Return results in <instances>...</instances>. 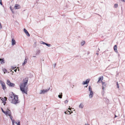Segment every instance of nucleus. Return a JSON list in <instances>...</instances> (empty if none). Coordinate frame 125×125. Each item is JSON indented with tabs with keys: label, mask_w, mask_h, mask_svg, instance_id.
<instances>
[{
	"label": "nucleus",
	"mask_w": 125,
	"mask_h": 125,
	"mask_svg": "<svg viewBox=\"0 0 125 125\" xmlns=\"http://www.w3.org/2000/svg\"><path fill=\"white\" fill-rule=\"evenodd\" d=\"M33 57H36V56H33Z\"/></svg>",
	"instance_id": "nucleus-52"
},
{
	"label": "nucleus",
	"mask_w": 125,
	"mask_h": 125,
	"mask_svg": "<svg viewBox=\"0 0 125 125\" xmlns=\"http://www.w3.org/2000/svg\"><path fill=\"white\" fill-rule=\"evenodd\" d=\"M6 103V102H5V103H4V105H5V104Z\"/></svg>",
	"instance_id": "nucleus-49"
},
{
	"label": "nucleus",
	"mask_w": 125,
	"mask_h": 125,
	"mask_svg": "<svg viewBox=\"0 0 125 125\" xmlns=\"http://www.w3.org/2000/svg\"><path fill=\"white\" fill-rule=\"evenodd\" d=\"M16 44V42L15 40L13 38H12L11 40V45H14Z\"/></svg>",
	"instance_id": "nucleus-10"
},
{
	"label": "nucleus",
	"mask_w": 125,
	"mask_h": 125,
	"mask_svg": "<svg viewBox=\"0 0 125 125\" xmlns=\"http://www.w3.org/2000/svg\"><path fill=\"white\" fill-rule=\"evenodd\" d=\"M67 113V112H66V111H65V112H64V113H65V114H67V113Z\"/></svg>",
	"instance_id": "nucleus-43"
},
{
	"label": "nucleus",
	"mask_w": 125,
	"mask_h": 125,
	"mask_svg": "<svg viewBox=\"0 0 125 125\" xmlns=\"http://www.w3.org/2000/svg\"><path fill=\"white\" fill-rule=\"evenodd\" d=\"M90 81V79H87L85 81H83V82L82 84H85L88 83Z\"/></svg>",
	"instance_id": "nucleus-8"
},
{
	"label": "nucleus",
	"mask_w": 125,
	"mask_h": 125,
	"mask_svg": "<svg viewBox=\"0 0 125 125\" xmlns=\"http://www.w3.org/2000/svg\"><path fill=\"white\" fill-rule=\"evenodd\" d=\"M66 112H67V113L68 112H69L70 113V111H68V110H67V111H66Z\"/></svg>",
	"instance_id": "nucleus-37"
},
{
	"label": "nucleus",
	"mask_w": 125,
	"mask_h": 125,
	"mask_svg": "<svg viewBox=\"0 0 125 125\" xmlns=\"http://www.w3.org/2000/svg\"><path fill=\"white\" fill-rule=\"evenodd\" d=\"M27 62V60L26 58H25L24 62Z\"/></svg>",
	"instance_id": "nucleus-30"
},
{
	"label": "nucleus",
	"mask_w": 125,
	"mask_h": 125,
	"mask_svg": "<svg viewBox=\"0 0 125 125\" xmlns=\"http://www.w3.org/2000/svg\"><path fill=\"white\" fill-rule=\"evenodd\" d=\"M85 42L84 41H83L81 42V44L82 45H83L85 43Z\"/></svg>",
	"instance_id": "nucleus-22"
},
{
	"label": "nucleus",
	"mask_w": 125,
	"mask_h": 125,
	"mask_svg": "<svg viewBox=\"0 0 125 125\" xmlns=\"http://www.w3.org/2000/svg\"><path fill=\"white\" fill-rule=\"evenodd\" d=\"M68 100H66L65 101V103H67L68 102Z\"/></svg>",
	"instance_id": "nucleus-34"
},
{
	"label": "nucleus",
	"mask_w": 125,
	"mask_h": 125,
	"mask_svg": "<svg viewBox=\"0 0 125 125\" xmlns=\"http://www.w3.org/2000/svg\"><path fill=\"white\" fill-rule=\"evenodd\" d=\"M61 95H58V97L59 98H62V93H61Z\"/></svg>",
	"instance_id": "nucleus-23"
},
{
	"label": "nucleus",
	"mask_w": 125,
	"mask_h": 125,
	"mask_svg": "<svg viewBox=\"0 0 125 125\" xmlns=\"http://www.w3.org/2000/svg\"><path fill=\"white\" fill-rule=\"evenodd\" d=\"M4 60L3 58H0V62H4Z\"/></svg>",
	"instance_id": "nucleus-18"
},
{
	"label": "nucleus",
	"mask_w": 125,
	"mask_h": 125,
	"mask_svg": "<svg viewBox=\"0 0 125 125\" xmlns=\"http://www.w3.org/2000/svg\"><path fill=\"white\" fill-rule=\"evenodd\" d=\"M102 87H106V84L105 82H102Z\"/></svg>",
	"instance_id": "nucleus-13"
},
{
	"label": "nucleus",
	"mask_w": 125,
	"mask_h": 125,
	"mask_svg": "<svg viewBox=\"0 0 125 125\" xmlns=\"http://www.w3.org/2000/svg\"><path fill=\"white\" fill-rule=\"evenodd\" d=\"M23 31L24 32H25L27 36L29 37L30 36V34L26 29H25V28H24L23 29Z\"/></svg>",
	"instance_id": "nucleus-9"
},
{
	"label": "nucleus",
	"mask_w": 125,
	"mask_h": 125,
	"mask_svg": "<svg viewBox=\"0 0 125 125\" xmlns=\"http://www.w3.org/2000/svg\"><path fill=\"white\" fill-rule=\"evenodd\" d=\"M11 120L12 121V122L13 124V125L14 124L15 122L14 120L13 119L12 120Z\"/></svg>",
	"instance_id": "nucleus-33"
},
{
	"label": "nucleus",
	"mask_w": 125,
	"mask_h": 125,
	"mask_svg": "<svg viewBox=\"0 0 125 125\" xmlns=\"http://www.w3.org/2000/svg\"><path fill=\"white\" fill-rule=\"evenodd\" d=\"M117 47L116 45H115L114 47V51L117 50Z\"/></svg>",
	"instance_id": "nucleus-19"
},
{
	"label": "nucleus",
	"mask_w": 125,
	"mask_h": 125,
	"mask_svg": "<svg viewBox=\"0 0 125 125\" xmlns=\"http://www.w3.org/2000/svg\"><path fill=\"white\" fill-rule=\"evenodd\" d=\"M14 7L15 9H19L20 8V6L19 4H16L15 5Z\"/></svg>",
	"instance_id": "nucleus-12"
},
{
	"label": "nucleus",
	"mask_w": 125,
	"mask_h": 125,
	"mask_svg": "<svg viewBox=\"0 0 125 125\" xmlns=\"http://www.w3.org/2000/svg\"><path fill=\"white\" fill-rule=\"evenodd\" d=\"M0 84H1V86L2 87V88L4 90L6 89V87L5 86V84L4 82H3L2 81L0 80Z\"/></svg>",
	"instance_id": "nucleus-4"
},
{
	"label": "nucleus",
	"mask_w": 125,
	"mask_h": 125,
	"mask_svg": "<svg viewBox=\"0 0 125 125\" xmlns=\"http://www.w3.org/2000/svg\"><path fill=\"white\" fill-rule=\"evenodd\" d=\"M106 87H102L103 90L104 91Z\"/></svg>",
	"instance_id": "nucleus-31"
},
{
	"label": "nucleus",
	"mask_w": 125,
	"mask_h": 125,
	"mask_svg": "<svg viewBox=\"0 0 125 125\" xmlns=\"http://www.w3.org/2000/svg\"><path fill=\"white\" fill-rule=\"evenodd\" d=\"M45 45L48 47H50L51 46V45L50 44H48V43H46V44H45Z\"/></svg>",
	"instance_id": "nucleus-24"
},
{
	"label": "nucleus",
	"mask_w": 125,
	"mask_h": 125,
	"mask_svg": "<svg viewBox=\"0 0 125 125\" xmlns=\"http://www.w3.org/2000/svg\"><path fill=\"white\" fill-rule=\"evenodd\" d=\"M121 0L122 1H123L124 2L125 1V0Z\"/></svg>",
	"instance_id": "nucleus-44"
},
{
	"label": "nucleus",
	"mask_w": 125,
	"mask_h": 125,
	"mask_svg": "<svg viewBox=\"0 0 125 125\" xmlns=\"http://www.w3.org/2000/svg\"><path fill=\"white\" fill-rule=\"evenodd\" d=\"M88 90L90 92H92V89L91 88V86H89V89Z\"/></svg>",
	"instance_id": "nucleus-17"
},
{
	"label": "nucleus",
	"mask_w": 125,
	"mask_h": 125,
	"mask_svg": "<svg viewBox=\"0 0 125 125\" xmlns=\"http://www.w3.org/2000/svg\"><path fill=\"white\" fill-rule=\"evenodd\" d=\"M17 69H15L14 70V71L15 72H16L17 71Z\"/></svg>",
	"instance_id": "nucleus-39"
},
{
	"label": "nucleus",
	"mask_w": 125,
	"mask_h": 125,
	"mask_svg": "<svg viewBox=\"0 0 125 125\" xmlns=\"http://www.w3.org/2000/svg\"><path fill=\"white\" fill-rule=\"evenodd\" d=\"M83 104H81L79 105V107L80 108H82L83 107Z\"/></svg>",
	"instance_id": "nucleus-16"
},
{
	"label": "nucleus",
	"mask_w": 125,
	"mask_h": 125,
	"mask_svg": "<svg viewBox=\"0 0 125 125\" xmlns=\"http://www.w3.org/2000/svg\"><path fill=\"white\" fill-rule=\"evenodd\" d=\"M15 123L17 125H20V121L18 120L17 121V122H16Z\"/></svg>",
	"instance_id": "nucleus-15"
},
{
	"label": "nucleus",
	"mask_w": 125,
	"mask_h": 125,
	"mask_svg": "<svg viewBox=\"0 0 125 125\" xmlns=\"http://www.w3.org/2000/svg\"><path fill=\"white\" fill-rule=\"evenodd\" d=\"M8 112V115L9 116L11 120H12L13 117L11 116V112L10 110L8 112Z\"/></svg>",
	"instance_id": "nucleus-7"
},
{
	"label": "nucleus",
	"mask_w": 125,
	"mask_h": 125,
	"mask_svg": "<svg viewBox=\"0 0 125 125\" xmlns=\"http://www.w3.org/2000/svg\"><path fill=\"white\" fill-rule=\"evenodd\" d=\"M11 11L12 12V13H14V12L12 10H11Z\"/></svg>",
	"instance_id": "nucleus-41"
},
{
	"label": "nucleus",
	"mask_w": 125,
	"mask_h": 125,
	"mask_svg": "<svg viewBox=\"0 0 125 125\" xmlns=\"http://www.w3.org/2000/svg\"><path fill=\"white\" fill-rule=\"evenodd\" d=\"M28 80V78H25L23 80V83H21L20 86L21 90L22 92V93H25L26 94H27V88L26 87V85L27 83Z\"/></svg>",
	"instance_id": "nucleus-2"
},
{
	"label": "nucleus",
	"mask_w": 125,
	"mask_h": 125,
	"mask_svg": "<svg viewBox=\"0 0 125 125\" xmlns=\"http://www.w3.org/2000/svg\"><path fill=\"white\" fill-rule=\"evenodd\" d=\"M2 70H3V72H4V74H5V73L6 72H7V70L6 69H3Z\"/></svg>",
	"instance_id": "nucleus-21"
},
{
	"label": "nucleus",
	"mask_w": 125,
	"mask_h": 125,
	"mask_svg": "<svg viewBox=\"0 0 125 125\" xmlns=\"http://www.w3.org/2000/svg\"><path fill=\"white\" fill-rule=\"evenodd\" d=\"M103 76L101 77H99V78L98 81L97 82V83H98L101 80H102L101 82H102V80H103Z\"/></svg>",
	"instance_id": "nucleus-14"
},
{
	"label": "nucleus",
	"mask_w": 125,
	"mask_h": 125,
	"mask_svg": "<svg viewBox=\"0 0 125 125\" xmlns=\"http://www.w3.org/2000/svg\"><path fill=\"white\" fill-rule=\"evenodd\" d=\"M88 86V85H86L85 86V87H87Z\"/></svg>",
	"instance_id": "nucleus-47"
},
{
	"label": "nucleus",
	"mask_w": 125,
	"mask_h": 125,
	"mask_svg": "<svg viewBox=\"0 0 125 125\" xmlns=\"http://www.w3.org/2000/svg\"><path fill=\"white\" fill-rule=\"evenodd\" d=\"M85 125H89L88 124H85Z\"/></svg>",
	"instance_id": "nucleus-51"
},
{
	"label": "nucleus",
	"mask_w": 125,
	"mask_h": 125,
	"mask_svg": "<svg viewBox=\"0 0 125 125\" xmlns=\"http://www.w3.org/2000/svg\"><path fill=\"white\" fill-rule=\"evenodd\" d=\"M117 116H116L115 115V117H117Z\"/></svg>",
	"instance_id": "nucleus-46"
},
{
	"label": "nucleus",
	"mask_w": 125,
	"mask_h": 125,
	"mask_svg": "<svg viewBox=\"0 0 125 125\" xmlns=\"http://www.w3.org/2000/svg\"><path fill=\"white\" fill-rule=\"evenodd\" d=\"M1 110L2 112L4 113L5 115L6 116H8V112H8L10 110L8 109V108H7V110L6 111H4L3 109L2 108H1Z\"/></svg>",
	"instance_id": "nucleus-6"
},
{
	"label": "nucleus",
	"mask_w": 125,
	"mask_h": 125,
	"mask_svg": "<svg viewBox=\"0 0 125 125\" xmlns=\"http://www.w3.org/2000/svg\"><path fill=\"white\" fill-rule=\"evenodd\" d=\"M35 109H36V108H34V109L35 110Z\"/></svg>",
	"instance_id": "nucleus-53"
},
{
	"label": "nucleus",
	"mask_w": 125,
	"mask_h": 125,
	"mask_svg": "<svg viewBox=\"0 0 125 125\" xmlns=\"http://www.w3.org/2000/svg\"><path fill=\"white\" fill-rule=\"evenodd\" d=\"M7 99V97H4V98L3 99V100H2V101L4 102V101H6Z\"/></svg>",
	"instance_id": "nucleus-20"
},
{
	"label": "nucleus",
	"mask_w": 125,
	"mask_h": 125,
	"mask_svg": "<svg viewBox=\"0 0 125 125\" xmlns=\"http://www.w3.org/2000/svg\"><path fill=\"white\" fill-rule=\"evenodd\" d=\"M56 65V63H54L53 65H52V66L54 68H55V65Z\"/></svg>",
	"instance_id": "nucleus-29"
},
{
	"label": "nucleus",
	"mask_w": 125,
	"mask_h": 125,
	"mask_svg": "<svg viewBox=\"0 0 125 125\" xmlns=\"http://www.w3.org/2000/svg\"><path fill=\"white\" fill-rule=\"evenodd\" d=\"M96 54L97 55H98V53H96Z\"/></svg>",
	"instance_id": "nucleus-50"
},
{
	"label": "nucleus",
	"mask_w": 125,
	"mask_h": 125,
	"mask_svg": "<svg viewBox=\"0 0 125 125\" xmlns=\"http://www.w3.org/2000/svg\"><path fill=\"white\" fill-rule=\"evenodd\" d=\"M16 67H14L13 66H12L11 67V68L13 70L14 69H15V68H16Z\"/></svg>",
	"instance_id": "nucleus-32"
},
{
	"label": "nucleus",
	"mask_w": 125,
	"mask_h": 125,
	"mask_svg": "<svg viewBox=\"0 0 125 125\" xmlns=\"http://www.w3.org/2000/svg\"><path fill=\"white\" fill-rule=\"evenodd\" d=\"M0 1H2L1 0H0Z\"/></svg>",
	"instance_id": "nucleus-54"
},
{
	"label": "nucleus",
	"mask_w": 125,
	"mask_h": 125,
	"mask_svg": "<svg viewBox=\"0 0 125 125\" xmlns=\"http://www.w3.org/2000/svg\"><path fill=\"white\" fill-rule=\"evenodd\" d=\"M116 85H117V88H119V84L117 82H116Z\"/></svg>",
	"instance_id": "nucleus-28"
},
{
	"label": "nucleus",
	"mask_w": 125,
	"mask_h": 125,
	"mask_svg": "<svg viewBox=\"0 0 125 125\" xmlns=\"http://www.w3.org/2000/svg\"><path fill=\"white\" fill-rule=\"evenodd\" d=\"M7 83L9 86L11 87H13L15 85L14 83H11L10 81L8 80H7Z\"/></svg>",
	"instance_id": "nucleus-3"
},
{
	"label": "nucleus",
	"mask_w": 125,
	"mask_h": 125,
	"mask_svg": "<svg viewBox=\"0 0 125 125\" xmlns=\"http://www.w3.org/2000/svg\"><path fill=\"white\" fill-rule=\"evenodd\" d=\"M10 10H12V9H11V7H10Z\"/></svg>",
	"instance_id": "nucleus-48"
},
{
	"label": "nucleus",
	"mask_w": 125,
	"mask_h": 125,
	"mask_svg": "<svg viewBox=\"0 0 125 125\" xmlns=\"http://www.w3.org/2000/svg\"><path fill=\"white\" fill-rule=\"evenodd\" d=\"M70 114H70L71 113H73V112L72 111L71 112H70Z\"/></svg>",
	"instance_id": "nucleus-42"
},
{
	"label": "nucleus",
	"mask_w": 125,
	"mask_h": 125,
	"mask_svg": "<svg viewBox=\"0 0 125 125\" xmlns=\"http://www.w3.org/2000/svg\"><path fill=\"white\" fill-rule=\"evenodd\" d=\"M93 94L94 93L93 91L90 92L89 95V98H92L93 96Z\"/></svg>",
	"instance_id": "nucleus-11"
},
{
	"label": "nucleus",
	"mask_w": 125,
	"mask_h": 125,
	"mask_svg": "<svg viewBox=\"0 0 125 125\" xmlns=\"http://www.w3.org/2000/svg\"><path fill=\"white\" fill-rule=\"evenodd\" d=\"M50 89V88L48 89H46L45 90L43 89V90L41 91L40 93V94H44L45 93H46Z\"/></svg>",
	"instance_id": "nucleus-5"
},
{
	"label": "nucleus",
	"mask_w": 125,
	"mask_h": 125,
	"mask_svg": "<svg viewBox=\"0 0 125 125\" xmlns=\"http://www.w3.org/2000/svg\"><path fill=\"white\" fill-rule=\"evenodd\" d=\"M115 51L116 52H117V50H115Z\"/></svg>",
	"instance_id": "nucleus-45"
},
{
	"label": "nucleus",
	"mask_w": 125,
	"mask_h": 125,
	"mask_svg": "<svg viewBox=\"0 0 125 125\" xmlns=\"http://www.w3.org/2000/svg\"><path fill=\"white\" fill-rule=\"evenodd\" d=\"M41 43L45 45L46 43L42 41H41Z\"/></svg>",
	"instance_id": "nucleus-26"
},
{
	"label": "nucleus",
	"mask_w": 125,
	"mask_h": 125,
	"mask_svg": "<svg viewBox=\"0 0 125 125\" xmlns=\"http://www.w3.org/2000/svg\"><path fill=\"white\" fill-rule=\"evenodd\" d=\"M70 108H69L68 109L70 110H71V108H70V106H69Z\"/></svg>",
	"instance_id": "nucleus-40"
},
{
	"label": "nucleus",
	"mask_w": 125,
	"mask_h": 125,
	"mask_svg": "<svg viewBox=\"0 0 125 125\" xmlns=\"http://www.w3.org/2000/svg\"><path fill=\"white\" fill-rule=\"evenodd\" d=\"M9 96V100L11 103L16 104L20 102L18 95H15L12 92L10 93Z\"/></svg>",
	"instance_id": "nucleus-1"
},
{
	"label": "nucleus",
	"mask_w": 125,
	"mask_h": 125,
	"mask_svg": "<svg viewBox=\"0 0 125 125\" xmlns=\"http://www.w3.org/2000/svg\"><path fill=\"white\" fill-rule=\"evenodd\" d=\"M0 4L1 5H2V1H0Z\"/></svg>",
	"instance_id": "nucleus-35"
},
{
	"label": "nucleus",
	"mask_w": 125,
	"mask_h": 125,
	"mask_svg": "<svg viewBox=\"0 0 125 125\" xmlns=\"http://www.w3.org/2000/svg\"><path fill=\"white\" fill-rule=\"evenodd\" d=\"M26 63H22V65L24 66Z\"/></svg>",
	"instance_id": "nucleus-36"
},
{
	"label": "nucleus",
	"mask_w": 125,
	"mask_h": 125,
	"mask_svg": "<svg viewBox=\"0 0 125 125\" xmlns=\"http://www.w3.org/2000/svg\"><path fill=\"white\" fill-rule=\"evenodd\" d=\"M118 7V5L117 4H115L114 5L115 8H116Z\"/></svg>",
	"instance_id": "nucleus-25"
},
{
	"label": "nucleus",
	"mask_w": 125,
	"mask_h": 125,
	"mask_svg": "<svg viewBox=\"0 0 125 125\" xmlns=\"http://www.w3.org/2000/svg\"><path fill=\"white\" fill-rule=\"evenodd\" d=\"M98 50L97 51V52H99V51H100V49H99V48H98Z\"/></svg>",
	"instance_id": "nucleus-38"
},
{
	"label": "nucleus",
	"mask_w": 125,
	"mask_h": 125,
	"mask_svg": "<svg viewBox=\"0 0 125 125\" xmlns=\"http://www.w3.org/2000/svg\"><path fill=\"white\" fill-rule=\"evenodd\" d=\"M104 91L103 90L102 91V94L103 95H104Z\"/></svg>",
	"instance_id": "nucleus-27"
}]
</instances>
